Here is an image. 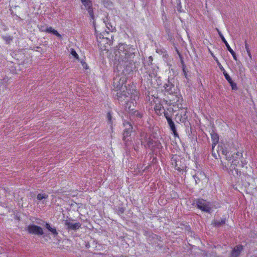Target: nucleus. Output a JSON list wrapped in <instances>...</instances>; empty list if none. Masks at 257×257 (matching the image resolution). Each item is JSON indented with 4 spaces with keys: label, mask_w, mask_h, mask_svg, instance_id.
Segmentation results:
<instances>
[{
    "label": "nucleus",
    "mask_w": 257,
    "mask_h": 257,
    "mask_svg": "<svg viewBox=\"0 0 257 257\" xmlns=\"http://www.w3.org/2000/svg\"><path fill=\"white\" fill-rule=\"evenodd\" d=\"M137 50L133 46L125 44H119L113 51L114 58L116 70L121 71L120 74L116 75L113 78V86L116 90L121 88L119 92L124 90L123 85L127 81V75L136 68V54ZM125 91H126L125 90Z\"/></svg>",
    "instance_id": "f257e3e1"
},
{
    "label": "nucleus",
    "mask_w": 257,
    "mask_h": 257,
    "mask_svg": "<svg viewBox=\"0 0 257 257\" xmlns=\"http://www.w3.org/2000/svg\"><path fill=\"white\" fill-rule=\"evenodd\" d=\"M116 97L120 102L124 101L125 110L128 112H131L134 110L137 100L139 99V93L135 90H133L131 94L127 90H123L120 92H117Z\"/></svg>",
    "instance_id": "f03ea898"
},
{
    "label": "nucleus",
    "mask_w": 257,
    "mask_h": 257,
    "mask_svg": "<svg viewBox=\"0 0 257 257\" xmlns=\"http://www.w3.org/2000/svg\"><path fill=\"white\" fill-rule=\"evenodd\" d=\"M193 204L198 209L205 212L209 213L211 209L210 203L203 199H194Z\"/></svg>",
    "instance_id": "7ed1b4c3"
},
{
    "label": "nucleus",
    "mask_w": 257,
    "mask_h": 257,
    "mask_svg": "<svg viewBox=\"0 0 257 257\" xmlns=\"http://www.w3.org/2000/svg\"><path fill=\"white\" fill-rule=\"evenodd\" d=\"M163 91L165 95L169 94L174 97H176V94H180L177 87L169 79L164 84Z\"/></svg>",
    "instance_id": "20e7f679"
},
{
    "label": "nucleus",
    "mask_w": 257,
    "mask_h": 257,
    "mask_svg": "<svg viewBox=\"0 0 257 257\" xmlns=\"http://www.w3.org/2000/svg\"><path fill=\"white\" fill-rule=\"evenodd\" d=\"M97 39L98 42L101 44H107L110 45L112 43L113 36L111 33L105 30L102 33H100L97 36Z\"/></svg>",
    "instance_id": "39448f33"
},
{
    "label": "nucleus",
    "mask_w": 257,
    "mask_h": 257,
    "mask_svg": "<svg viewBox=\"0 0 257 257\" xmlns=\"http://www.w3.org/2000/svg\"><path fill=\"white\" fill-rule=\"evenodd\" d=\"M144 68L146 70L143 75L144 80H147L151 82L152 78L156 76L157 70L155 67H153L152 65L149 64H148V65L145 64Z\"/></svg>",
    "instance_id": "423d86ee"
},
{
    "label": "nucleus",
    "mask_w": 257,
    "mask_h": 257,
    "mask_svg": "<svg viewBox=\"0 0 257 257\" xmlns=\"http://www.w3.org/2000/svg\"><path fill=\"white\" fill-rule=\"evenodd\" d=\"M182 101L183 98L181 94H176V97L169 100V103H171L175 112L179 111L183 107Z\"/></svg>",
    "instance_id": "0eeeda50"
},
{
    "label": "nucleus",
    "mask_w": 257,
    "mask_h": 257,
    "mask_svg": "<svg viewBox=\"0 0 257 257\" xmlns=\"http://www.w3.org/2000/svg\"><path fill=\"white\" fill-rule=\"evenodd\" d=\"M230 157H231V165L234 167V169L236 171L237 175H239L241 174V172L239 171L238 169H235V167L237 166L239 164L240 160L242 159V153L240 152H237L236 153H234L233 155H230Z\"/></svg>",
    "instance_id": "6e6552de"
},
{
    "label": "nucleus",
    "mask_w": 257,
    "mask_h": 257,
    "mask_svg": "<svg viewBox=\"0 0 257 257\" xmlns=\"http://www.w3.org/2000/svg\"><path fill=\"white\" fill-rule=\"evenodd\" d=\"M163 113H164V115L165 118H166V119L167 120V122L169 125L170 129L172 132L175 138L179 137V135L177 132V129L176 128L175 124L174 122L173 121L171 116H170V115L169 114V113L167 111H164Z\"/></svg>",
    "instance_id": "1a4fd4ad"
},
{
    "label": "nucleus",
    "mask_w": 257,
    "mask_h": 257,
    "mask_svg": "<svg viewBox=\"0 0 257 257\" xmlns=\"http://www.w3.org/2000/svg\"><path fill=\"white\" fill-rule=\"evenodd\" d=\"M125 127L124 132L123 133V140L124 142L125 146H127V142L130 141V137L131 133L132 132L133 126L132 124L127 122L124 124Z\"/></svg>",
    "instance_id": "9d476101"
},
{
    "label": "nucleus",
    "mask_w": 257,
    "mask_h": 257,
    "mask_svg": "<svg viewBox=\"0 0 257 257\" xmlns=\"http://www.w3.org/2000/svg\"><path fill=\"white\" fill-rule=\"evenodd\" d=\"M27 230L29 233L32 234L42 235L44 234L42 228L35 224L29 225Z\"/></svg>",
    "instance_id": "9b49d317"
},
{
    "label": "nucleus",
    "mask_w": 257,
    "mask_h": 257,
    "mask_svg": "<svg viewBox=\"0 0 257 257\" xmlns=\"http://www.w3.org/2000/svg\"><path fill=\"white\" fill-rule=\"evenodd\" d=\"M64 225L66 229L68 231H76L81 227V224L79 222L73 223L68 220H65Z\"/></svg>",
    "instance_id": "f8f14e48"
},
{
    "label": "nucleus",
    "mask_w": 257,
    "mask_h": 257,
    "mask_svg": "<svg viewBox=\"0 0 257 257\" xmlns=\"http://www.w3.org/2000/svg\"><path fill=\"white\" fill-rule=\"evenodd\" d=\"M83 5L84 6L85 10L88 12L91 19L94 20V16L93 14V10L92 7V2L90 0H80Z\"/></svg>",
    "instance_id": "ddd939ff"
},
{
    "label": "nucleus",
    "mask_w": 257,
    "mask_h": 257,
    "mask_svg": "<svg viewBox=\"0 0 257 257\" xmlns=\"http://www.w3.org/2000/svg\"><path fill=\"white\" fill-rule=\"evenodd\" d=\"M187 108L186 107H183L179 111V112L177 114H176V116L179 117V120L180 122L182 123H185L188 119V116L187 115Z\"/></svg>",
    "instance_id": "4468645a"
},
{
    "label": "nucleus",
    "mask_w": 257,
    "mask_h": 257,
    "mask_svg": "<svg viewBox=\"0 0 257 257\" xmlns=\"http://www.w3.org/2000/svg\"><path fill=\"white\" fill-rule=\"evenodd\" d=\"M219 36H220V38L221 39L222 42L225 45L227 50L232 55V57L233 58V59L234 60L236 61L237 60V57H236V55L235 53L234 52V51L231 48V47H230L229 45L228 44V43H227V42L226 41L225 39L224 38V37L223 36V35L221 33V32H219Z\"/></svg>",
    "instance_id": "2eb2a0df"
},
{
    "label": "nucleus",
    "mask_w": 257,
    "mask_h": 257,
    "mask_svg": "<svg viewBox=\"0 0 257 257\" xmlns=\"http://www.w3.org/2000/svg\"><path fill=\"white\" fill-rule=\"evenodd\" d=\"M242 250L243 246L242 245H236L232 250L230 257H238Z\"/></svg>",
    "instance_id": "dca6fc26"
},
{
    "label": "nucleus",
    "mask_w": 257,
    "mask_h": 257,
    "mask_svg": "<svg viewBox=\"0 0 257 257\" xmlns=\"http://www.w3.org/2000/svg\"><path fill=\"white\" fill-rule=\"evenodd\" d=\"M155 142L156 141L153 140L150 138H146L145 140L142 142V143H146L145 145V148H148L152 151H154V146Z\"/></svg>",
    "instance_id": "f3484780"
},
{
    "label": "nucleus",
    "mask_w": 257,
    "mask_h": 257,
    "mask_svg": "<svg viewBox=\"0 0 257 257\" xmlns=\"http://www.w3.org/2000/svg\"><path fill=\"white\" fill-rule=\"evenodd\" d=\"M211 140L212 142V149L213 150L215 146L218 144L219 141V136L218 134L215 132L214 131H212L210 134Z\"/></svg>",
    "instance_id": "a211bd4d"
},
{
    "label": "nucleus",
    "mask_w": 257,
    "mask_h": 257,
    "mask_svg": "<svg viewBox=\"0 0 257 257\" xmlns=\"http://www.w3.org/2000/svg\"><path fill=\"white\" fill-rule=\"evenodd\" d=\"M181 163L180 161H178L176 158H172V164L173 166H174L176 170H177L178 171L181 172V171L183 170L184 167L183 166H180L178 163Z\"/></svg>",
    "instance_id": "6ab92c4d"
},
{
    "label": "nucleus",
    "mask_w": 257,
    "mask_h": 257,
    "mask_svg": "<svg viewBox=\"0 0 257 257\" xmlns=\"http://www.w3.org/2000/svg\"><path fill=\"white\" fill-rule=\"evenodd\" d=\"M104 23L107 30L109 31L110 32L112 33L113 30L115 29V27L111 25L107 18H106V19L104 20Z\"/></svg>",
    "instance_id": "aec40b11"
},
{
    "label": "nucleus",
    "mask_w": 257,
    "mask_h": 257,
    "mask_svg": "<svg viewBox=\"0 0 257 257\" xmlns=\"http://www.w3.org/2000/svg\"><path fill=\"white\" fill-rule=\"evenodd\" d=\"M46 227L50 231L54 236H56L58 234V232L55 227H52L50 224L46 223Z\"/></svg>",
    "instance_id": "412c9836"
},
{
    "label": "nucleus",
    "mask_w": 257,
    "mask_h": 257,
    "mask_svg": "<svg viewBox=\"0 0 257 257\" xmlns=\"http://www.w3.org/2000/svg\"><path fill=\"white\" fill-rule=\"evenodd\" d=\"M226 222V219L225 218H222L220 220H216L214 221L213 223V224L216 227H220L223 225Z\"/></svg>",
    "instance_id": "4be33fe9"
},
{
    "label": "nucleus",
    "mask_w": 257,
    "mask_h": 257,
    "mask_svg": "<svg viewBox=\"0 0 257 257\" xmlns=\"http://www.w3.org/2000/svg\"><path fill=\"white\" fill-rule=\"evenodd\" d=\"M106 117L108 124L110 125V127L112 128L113 119L112 118L111 112L109 111L107 113Z\"/></svg>",
    "instance_id": "5701e85b"
},
{
    "label": "nucleus",
    "mask_w": 257,
    "mask_h": 257,
    "mask_svg": "<svg viewBox=\"0 0 257 257\" xmlns=\"http://www.w3.org/2000/svg\"><path fill=\"white\" fill-rule=\"evenodd\" d=\"M169 104L168 105L166 109H164V111H167L168 112L170 116H171V115L173 114L175 112V111L174 110V109L173 108V106L171 105V103L169 102Z\"/></svg>",
    "instance_id": "b1692460"
},
{
    "label": "nucleus",
    "mask_w": 257,
    "mask_h": 257,
    "mask_svg": "<svg viewBox=\"0 0 257 257\" xmlns=\"http://www.w3.org/2000/svg\"><path fill=\"white\" fill-rule=\"evenodd\" d=\"M181 63L182 69V71H183L184 76L186 79H187L188 78V76H187V71H186V69L185 65V63H184V61H183V59L182 58H181Z\"/></svg>",
    "instance_id": "393cba45"
},
{
    "label": "nucleus",
    "mask_w": 257,
    "mask_h": 257,
    "mask_svg": "<svg viewBox=\"0 0 257 257\" xmlns=\"http://www.w3.org/2000/svg\"><path fill=\"white\" fill-rule=\"evenodd\" d=\"M222 154L225 156V158L228 161H231V157H230V154L226 149H223L222 151Z\"/></svg>",
    "instance_id": "a878e982"
},
{
    "label": "nucleus",
    "mask_w": 257,
    "mask_h": 257,
    "mask_svg": "<svg viewBox=\"0 0 257 257\" xmlns=\"http://www.w3.org/2000/svg\"><path fill=\"white\" fill-rule=\"evenodd\" d=\"M2 38L7 44L10 43L13 41V37L10 36H3Z\"/></svg>",
    "instance_id": "bb28decb"
},
{
    "label": "nucleus",
    "mask_w": 257,
    "mask_h": 257,
    "mask_svg": "<svg viewBox=\"0 0 257 257\" xmlns=\"http://www.w3.org/2000/svg\"><path fill=\"white\" fill-rule=\"evenodd\" d=\"M131 113L138 119L141 118L142 117V114L138 110H133Z\"/></svg>",
    "instance_id": "cd10ccee"
},
{
    "label": "nucleus",
    "mask_w": 257,
    "mask_h": 257,
    "mask_svg": "<svg viewBox=\"0 0 257 257\" xmlns=\"http://www.w3.org/2000/svg\"><path fill=\"white\" fill-rule=\"evenodd\" d=\"M48 197V195L47 194L39 193L37 195V198L39 200H42L43 199H47Z\"/></svg>",
    "instance_id": "c85d7f7f"
},
{
    "label": "nucleus",
    "mask_w": 257,
    "mask_h": 257,
    "mask_svg": "<svg viewBox=\"0 0 257 257\" xmlns=\"http://www.w3.org/2000/svg\"><path fill=\"white\" fill-rule=\"evenodd\" d=\"M245 50L247 52V55L248 56V57H249V59L250 60L252 59V56H251V53H250V51L249 50V46L246 42V41H245Z\"/></svg>",
    "instance_id": "c756f323"
},
{
    "label": "nucleus",
    "mask_w": 257,
    "mask_h": 257,
    "mask_svg": "<svg viewBox=\"0 0 257 257\" xmlns=\"http://www.w3.org/2000/svg\"><path fill=\"white\" fill-rule=\"evenodd\" d=\"M162 108L164 109V107L161 104H157L155 107V110L157 113H160Z\"/></svg>",
    "instance_id": "7c9ffc66"
},
{
    "label": "nucleus",
    "mask_w": 257,
    "mask_h": 257,
    "mask_svg": "<svg viewBox=\"0 0 257 257\" xmlns=\"http://www.w3.org/2000/svg\"><path fill=\"white\" fill-rule=\"evenodd\" d=\"M223 74L226 80L228 81V82L229 83H230L232 81L231 77H230L229 74L226 72H224Z\"/></svg>",
    "instance_id": "2f4dec72"
},
{
    "label": "nucleus",
    "mask_w": 257,
    "mask_h": 257,
    "mask_svg": "<svg viewBox=\"0 0 257 257\" xmlns=\"http://www.w3.org/2000/svg\"><path fill=\"white\" fill-rule=\"evenodd\" d=\"M161 147L162 145L161 143L158 141H156L154 146V151H155L156 148L160 149V148H161Z\"/></svg>",
    "instance_id": "473e14b6"
},
{
    "label": "nucleus",
    "mask_w": 257,
    "mask_h": 257,
    "mask_svg": "<svg viewBox=\"0 0 257 257\" xmlns=\"http://www.w3.org/2000/svg\"><path fill=\"white\" fill-rule=\"evenodd\" d=\"M231 87V88L233 90H236L237 89V86L235 83H234L233 81H232L230 83H229Z\"/></svg>",
    "instance_id": "72a5a7b5"
},
{
    "label": "nucleus",
    "mask_w": 257,
    "mask_h": 257,
    "mask_svg": "<svg viewBox=\"0 0 257 257\" xmlns=\"http://www.w3.org/2000/svg\"><path fill=\"white\" fill-rule=\"evenodd\" d=\"M71 54L74 58H75L77 59H78V55L77 54L76 52L74 49L71 50Z\"/></svg>",
    "instance_id": "f704fd0d"
},
{
    "label": "nucleus",
    "mask_w": 257,
    "mask_h": 257,
    "mask_svg": "<svg viewBox=\"0 0 257 257\" xmlns=\"http://www.w3.org/2000/svg\"><path fill=\"white\" fill-rule=\"evenodd\" d=\"M216 61H217V65H218L219 69L223 72V73L224 72H226L225 70L224 69L223 67L222 66V65L220 64V63L218 60H216Z\"/></svg>",
    "instance_id": "c9c22d12"
},
{
    "label": "nucleus",
    "mask_w": 257,
    "mask_h": 257,
    "mask_svg": "<svg viewBox=\"0 0 257 257\" xmlns=\"http://www.w3.org/2000/svg\"><path fill=\"white\" fill-rule=\"evenodd\" d=\"M54 30V29H53L51 27H47L46 29V32L48 33H52L53 31Z\"/></svg>",
    "instance_id": "e433bc0d"
},
{
    "label": "nucleus",
    "mask_w": 257,
    "mask_h": 257,
    "mask_svg": "<svg viewBox=\"0 0 257 257\" xmlns=\"http://www.w3.org/2000/svg\"><path fill=\"white\" fill-rule=\"evenodd\" d=\"M181 2L180 1H178V3H177V10L180 12H181L182 11H181Z\"/></svg>",
    "instance_id": "4c0bfd02"
},
{
    "label": "nucleus",
    "mask_w": 257,
    "mask_h": 257,
    "mask_svg": "<svg viewBox=\"0 0 257 257\" xmlns=\"http://www.w3.org/2000/svg\"><path fill=\"white\" fill-rule=\"evenodd\" d=\"M53 34L56 36L57 37H58L59 38H61V35L55 30L54 29V30L52 32Z\"/></svg>",
    "instance_id": "58836bf2"
},
{
    "label": "nucleus",
    "mask_w": 257,
    "mask_h": 257,
    "mask_svg": "<svg viewBox=\"0 0 257 257\" xmlns=\"http://www.w3.org/2000/svg\"><path fill=\"white\" fill-rule=\"evenodd\" d=\"M47 27L45 26L42 25L39 27V29L41 32H45Z\"/></svg>",
    "instance_id": "ea45409f"
},
{
    "label": "nucleus",
    "mask_w": 257,
    "mask_h": 257,
    "mask_svg": "<svg viewBox=\"0 0 257 257\" xmlns=\"http://www.w3.org/2000/svg\"><path fill=\"white\" fill-rule=\"evenodd\" d=\"M240 161L241 163V167H243L247 163V162L245 160H243L242 158L240 159Z\"/></svg>",
    "instance_id": "a19ab883"
},
{
    "label": "nucleus",
    "mask_w": 257,
    "mask_h": 257,
    "mask_svg": "<svg viewBox=\"0 0 257 257\" xmlns=\"http://www.w3.org/2000/svg\"><path fill=\"white\" fill-rule=\"evenodd\" d=\"M124 211V209L123 207H120L118 208V213H123Z\"/></svg>",
    "instance_id": "79ce46f5"
},
{
    "label": "nucleus",
    "mask_w": 257,
    "mask_h": 257,
    "mask_svg": "<svg viewBox=\"0 0 257 257\" xmlns=\"http://www.w3.org/2000/svg\"><path fill=\"white\" fill-rule=\"evenodd\" d=\"M152 61H153V57L152 56H150L149 57V63H148V64H149L150 65H152Z\"/></svg>",
    "instance_id": "37998d69"
},
{
    "label": "nucleus",
    "mask_w": 257,
    "mask_h": 257,
    "mask_svg": "<svg viewBox=\"0 0 257 257\" xmlns=\"http://www.w3.org/2000/svg\"><path fill=\"white\" fill-rule=\"evenodd\" d=\"M82 65L84 68L87 69V64H86V63L84 62V63H82Z\"/></svg>",
    "instance_id": "c03bdc74"
},
{
    "label": "nucleus",
    "mask_w": 257,
    "mask_h": 257,
    "mask_svg": "<svg viewBox=\"0 0 257 257\" xmlns=\"http://www.w3.org/2000/svg\"><path fill=\"white\" fill-rule=\"evenodd\" d=\"M194 179H195V180L196 183V184H197V183H197V181H198H198H199V180H200V179H199V178H198V179H196V178H197V177H196V176H194Z\"/></svg>",
    "instance_id": "a18cd8bd"
},
{
    "label": "nucleus",
    "mask_w": 257,
    "mask_h": 257,
    "mask_svg": "<svg viewBox=\"0 0 257 257\" xmlns=\"http://www.w3.org/2000/svg\"><path fill=\"white\" fill-rule=\"evenodd\" d=\"M164 102H165V104H168V101L167 100H164Z\"/></svg>",
    "instance_id": "49530a36"
}]
</instances>
